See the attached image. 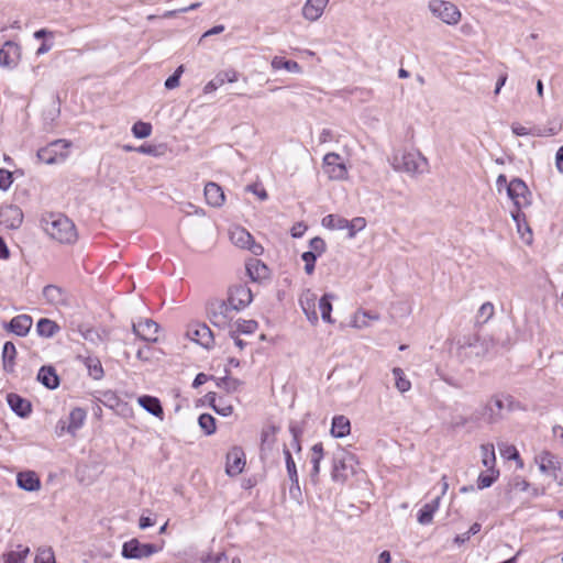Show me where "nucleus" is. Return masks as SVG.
Returning <instances> with one entry per match:
<instances>
[{
    "mask_svg": "<svg viewBox=\"0 0 563 563\" xmlns=\"http://www.w3.org/2000/svg\"><path fill=\"white\" fill-rule=\"evenodd\" d=\"M41 227L51 239L59 243L73 244L77 241L75 224L62 213H44L41 218Z\"/></svg>",
    "mask_w": 563,
    "mask_h": 563,
    "instance_id": "obj_1",
    "label": "nucleus"
},
{
    "mask_svg": "<svg viewBox=\"0 0 563 563\" xmlns=\"http://www.w3.org/2000/svg\"><path fill=\"white\" fill-rule=\"evenodd\" d=\"M394 169L407 174H422L428 169V159L420 152H405L393 156Z\"/></svg>",
    "mask_w": 563,
    "mask_h": 563,
    "instance_id": "obj_2",
    "label": "nucleus"
},
{
    "mask_svg": "<svg viewBox=\"0 0 563 563\" xmlns=\"http://www.w3.org/2000/svg\"><path fill=\"white\" fill-rule=\"evenodd\" d=\"M428 10L433 18L440 20L449 26L457 25L462 20V12L451 1L446 0H430L428 2Z\"/></svg>",
    "mask_w": 563,
    "mask_h": 563,
    "instance_id": "obj_3",
    "label": "nucleus"
},
{
    "mask_svg": "<svg viewBox=\"0 0 563 563\" xmlns=\"http://www.w3.org/2000/svg\"><path fill=\"white\" fill-rule=\"evenodd\" d=\"M238 311L224 300H213L208 306L210 322L219 329H232V321Z\"/></svg>",
    "mask_w": 563,
    "mask_h": 563,
    "instance_id": "obj_4",
    "label": "nucleus"
},
{
    "mask_svg": "<svg viewBox=\"0 0 563 563\" xmlns=\"http://www.w3.org/2000/svg\"><path fill=\"white\" fill-rule=\"evenodd\" d=\"M515 400L511 396L497 395L492 397L482 408L483 419L488 423L496 422L504 410H512Z\"/></svg>",
    "mask_w": 563,
    "mask_h": 563,
    "instance_id": "obj_5",
    "label": "nucleus"
},
{
    "mask_svg": "<svg viewBox=\"0 0 563 563\" xmlns=\"http://www.w3.org/2000/svg\"><path fill=\"white\" fill-rule=\"evenodd\" d=\"M536 462L543 474L552 476L559 485H563V459L543 451L536 457Z\"/></svg>",
    "mask_w": 563,
    "mask_h": 563,
    "instance_id": "obj_6",
    "label": "nucleus"
},
{
    "mask_svg": "<svg viewBox=\"0 0 563 563\" xmlns=\"http://www.w3.org/2000/svg\"><path fill=\"white\" fill-rule=\"evenodd\" d=\"M69 143L65 140H56L47 146L37 151V157L41 162L52 165L63 163L68 156Z\"/></svg>",
    "mask_w": 563,
    "mask_h": 563,
    "instance_id": "obj_7",
    "label": "nucleus"
},
{
    "mask_svg": "<svg viewBox=\"0 0 563 563\" xmlns=\"http://www.w3.org/2000/svg\"><path fill=\"white\" fill-rule=\"evenodd\" d=\"M355 457L349 452L341 451L333 459L332 479L344 483L354 474Z\"/></svg>",
    "mask_w": 563,
    "mask_h": 563,
    "instance_id": "obj_8",
    "label": "nucleus"
},
{
    "mask_svg": "<svg viewBox=\"0 0 563 563\" xmlns=\"http://www.w3.org/2000/svg\"><path fill=\"white\" fill-rule=\"evenodd\" d=\"M159 550L161 548L153 543H142L133 538L123 543L121 554L124 559L142 560L152 556Z\"/></svg>",
    "mask_w": 563,
    "mask_h": 563,
    "instance_id": "obj_9",
    "label": "nucleus"
},
{
    "mask_svg": "<svg viewBox=\"0 0 563 563\" xmlns=\"http://www.w3.org/2000/svg\"><path fill=\"white\" fill-rule=\"evenodd\" d=\"M507 195L517 208L516 213L514 211L511 212L512 218L517 220L519 210L530 205V191L523 180L520 178H514L507 185Z\"/></svg>",
    "mask_w": 563,
    "mask_h": 563,
    "instance_id": "obj_10",
    "label": "nucleus"
},
{
    "mask_svg": "<svg viewBox=\"0 0 563 563\" xmlns=\"http://www.w3.org/2000/svg\"><path fill=\"white\" fill-rule=\"evenodd\" d=\"M231 242L243 250H249L253 255L260 256L263 254L264 249L261 244L256 243L249 231L242 227H234L230 229Z\"/></svg>",
    "mask_w": 563,
    "mask_h": 563,
    "instance_id": "obj_11",
    "label": "nucleus"
},
{
    "mask_svg": "<svg viewBox=\"0 0 563 563\" xmlns=\"http://www.w3.org/2000/svg\"><path fill=\"white\" fill-rule=\"evenodd\" d=\"M323 169L332 180H344L347 178V168L338 153L331 152L324 155Z\"/></svg>",
    "mask_w": 563,
    "mask_h": 563,
    "instance_id": "obj_12",
    "label": "nucleus"
},
{
    "mask_svg": "<svg viewBox=\"0 0 563 563\" xmlns=\"http://www.w3.org/2000/svg\"><path fill=\"white\" fill-rule=\"evenodd\" d=\"M253 300V294L246 285H234L229 290L228 302L236 311L246 308Z\"/></svg>",
    "mask_w": 563,
    "mask_h": 563,
    "instance_id": "obj_13",
    "label": "nucleus"
},
{
    "mask_svg": "<svg viewBox=\"0 0 563 563\" xmlns=\"http://www.w3.org/2000/svg\"><path fill=\"white\" fill-rule=\"evenodd\" d=\"M187 336L199 345L210 349L213 346L214 338L210 328L205 323H192L188 327Z\"/></svg>",
    "mask_w": 563,
    "mask_h": 563,
    "instance_id": "obj_14",
    "label": "nucleus"
},
{
    "mask_svg": "<svg viewBox=\"0 0 563 563\" xmlns=\"http://www.w3.org/2000/svg\"><path fill=\"white\" fill-rule=\"evenodd\" d=\"M299 303L309 322L316 325L319 321L317 313V295L312 290L306 289L299 297Z\"/></svg>",
    "mask_w": 563,
    "mask_h": 563,
    "instance_id": "obj_15",
    "label": "nucleus"
},
{
    "mask_svg": "<svg viewBox=\"0 0 563 563\" xmlns=\"http://www.w3.org/2000/svg\"><path fill=\"white\" fill-rule=\"evenodd\" d=\"M245 454L239 446L232 448L227 454L225 472L229 476H236L242 473L245 466Z\"/></svg>",
    "mask_w": 563,
    "mask_h": 563,
    "instance_id": "obj_16",
    "label": "nucleus"
},
{
    "mask_svg": "<svg viewBox=\"0 0 563 563\" xmlns=\"http://www.w3.org/2000/svg\"><path fill=\"white\" fill-rule=\"evenodd\" d=\"M158 330V324L151 319L140 320L137 323H133V332L146 342H157Z\"/></svg>",
    "mask_w": 563,
    "mask_h": 563,
    "instance_id": "obj_17",
    "label": "nucleus"
},
{
    "mask_svg": "<svg viewBox=\"0 0 563 563\" xmlns=\"http://www.w3.org/2000/svg\"><path fill=\"white\" fill-rule=\"evenodd\" d=\"M23 221V212L16 206H5L0 209V223L8 229H18Z\"/></svg>",
    "mask_w": 563,
    "mask_h": 563,
    "instance_id": "obj_18",
    "label": "nucleus"
},
{
    "mask_svg": "<svg viewBox=\"0 0 563 563\" xmlns=\"http://www.w3.org/2000/svg\"><path fill=\"white\" fill-rule=\"evenodd\" d=\"M43 297L47 303L55 307L69 305V296L67 291L57 285L45 286L43 288Z\"/></svg>",
    "mask_w": 563,
    "mask_h": 563,
    "instance_id": "obj_19",
    "label": "nucleus"
},
{
    "mask_svg": "<svg viewBox=\"0 0 563 563\" xmlns=\"http://www.w3.org/2000/svg\"><path fill=\"white\" fill-rule=\"evenodd\" d=\"M328 5V0H306L301 9V15L308 22L318 21Z\"/></svg>",
    "mask_w": 563,
    "mask_h": 563,
    "instance_id": "obj_20",
    "label": "nucleus"
},
{
    "mask_svg": "<svg viewBox=\"0 0 563 563\" xmlns=\"http://www.w3.org/2000/svg\"><path fill=\"white\" fill-rule=\"evenodd\" d=\"M239 79V73L234 69H225L219 71L213 79L206 84L203 87L205 93H211L225 82H235Z\"/></svg>",
    "mask_w": 563,
    "mask_h": 563,
    "instance_id": "obj_21",
    "label": "nucleus"
},
{
    "mask_svg": "<svg viewBox=\"0 0 563 563\" xmlns=\"http://www.w3.org/2000/svg\"><path fill=\"white\" fill-rule=\"evenodd\" d=\"M33 324L32 318L27 314H19L4 324V329L19 336H25Z\"/></svg>",
    "mask_w": 563,
    "mask_h": 563,
    "instance_id": "obj_22",
    "label": "nucleus"
},
{
    "mask_svg": "<svg viewBox=\"0 0 563 563\" xmlns=\"http://www.w3.org/2000/svg\"><path fill=\"white\" fill-rule=\"evenodd\" d=\"M19 57V46L8 41L0 48V66L2 67H14Z\"/></svg>",
    "mask_w": 563,
    "mask_h": 563,
    "instance_id": "obj_23",
    "label": "nucleus"
},
{
    "mask_svg": "<svg viewBox=\"0 0 563 563\" xmlns=\"http://www.w3.org/2000/svg\"><path fill=\"white\" fill-rule=\"evenodd\" d=\"M206 201L211 207H221L224 203L225 197L222 188L216 183H208L205 186Z\"/></svg>",
    "mask_w": 563,
    "mask_h": 563,
    "instance_id": "obj_24",
    "label": "nucleus"
},
{
    "mask_svg": "<svg viewBox=\"0 0 563 563\" xmlns=\"http://www.w3.org/2000/svg\"><path fill=\"white\" fill-rule=\"evenodd\" d=\"M283 453H284V456H285L287 474H288V477H289V479L291 482L290 494H294V490H297L298 493H300L299 479H298V473H297L296 463H295V461H294V459L291 456V453H290L289 449L286 445H284Z\"/></svg>",
    "mask_w": 563,
    "mask_h": 563,
    "instance_id": "obj_25",
    "label": "nucleus"
},
{
    "mask_svg": "<svg viewBox=\"0 0 563 563\" xmlns=\"http://www.w3.org/2000/svg\"><path fill=\"white\" fill-rule=\"evenodd\" d=\"M481 419H483L482 409L470 416L457 415L452 418L450 428L455 431L467 426L476 427Z\"/></svg>",
    "mask_w": 563,
    "mask_h": 563,
    "instance_id": "obj_26",
    "label": "nucleus"
},
{
    "mask_svg": "<svg viewBox=\"0 0 563 563\" xmlns=\"http://www.w3.org/2000/svg\"><path fill=\"white\" fill-rule=\"evenodd\" d=\"M246 272L253 282H258L268 277L267 266L257 258H252L246 263Z\"/></svg>",
    "mask_w": 563,
    "mask_h": 563,
    "instance_id": "obj_27",
    "label": "nucleus"
},
{
    "mask_svg": "<svg viewBox=\"0 0 563 563\" xmlns=\"http://www.w3.org/2000/svg\"><path fill=\"white\" fill-rule=\"evenodd\" d=\"M18 486L26 492H35L41 487V482L34 472H21L18 474Z\"/></svg>",
    "mask_w": 563,
    "mask_h": 563,
    "instance_id": "obj_28",
    "label": "nucleus"
},
{
    "mask_svg": "<svg viewBox=\"0 0 563 563\" xmlns=\"http://www.w3.org/2000/svg\"><path fill=\"white\" fill-rule=\"evenodd\" d=\"M324 457V449L322 443H316L311 448L310 452V463L312 464V470L310 473L311 479L317 483L318 476L320 474V463Z\"/></svg>",
    "mask_w": 563,
    "mask_h": 563,
    "instance_id": "obj_29",
    "label": "nucleus"
},
{
    "mask_svg": "<svg viewBox=\"0 0 563 563\" xmlns=\"http://www.w3.org/2000/svg\"><path fill=\"white\" fill-rule=\"evenodd\" d=\"M8 404L10 408L20 417H26L31 412V404L26 399L16 394L8 395Z\"/></svg>",
    "mask_w": 563,
    "mask_h": 563,
    "instance_id": "obj_30",
    "label": "nucleus"
},
{
    "mask_svg": "<svg viewBox=\"0 0 563 563\" xmlns=\"http://www.w3.org/2000/svg\"><path fill=\"white\" fill-rule=\"evenodd\" d=\"M137 402L147 412L163 420L164 411L161 401L156 397L142 396L137 399Z\"/></svg>",
    "mask_w": 563,
    "mask_h": 563,
    "instance_id": "obj_31",
    "label": "nucleus"
},
{
    "mask_svg": "<svg viewBox=\"0 0 563 563\" xmlns=\"http://www.w3.org/2000/svg\"><path fill=\"white\" fill-rule=\"evenodd\" d=\"M441 497L438 496L430 503L422 506L418 512V522L420 525H429L433 520L434 512L439 509Z\"/></svg>",
    "mask_w": 563,
    "mask_h": 563,
    "instance_id": "obj_32",
    "label": "nucleus"
},
{
    "mask_svg": "<svg viewBox=\"0 0 563 563\" xmlns=\"http://www.w3.org/2000/svg\"><path fill=\"white\" fill-rule=\"evenodd\" d=\"M37 379L49 389H55L59 385V378L52 366L41 367L37 374Z\"/></svg>",
    "mask_w": 563,
    "mask_h": 563,
    "instance_id": "obj_33",
    "label": "nucleus"
},
{
    "mask_svg": "<svg viewBox=\"0 0 563 563\" xmlns=\"http://www.w3.org/2000/svg\"><path fill=\"white\" fill-rule=\"evenodd\" d=\"M351 423L345 416H334L332 419L331 434L334 438H344L350 434Z\"/></svg>",
    "mask_w": 563,
    "mask_h": 563,
    "instance_id": "obj_34",
    "label": "nucleus"
},
{
    "mask_svg": "<svg viewBox=\"0 0 563 563\" xmlns=\"http://www.w3.org/2000/svg\"><path fill=\"white\" fill-rule=\"evenodd\" d=\"M16 349L15 345L8 341L2 349V364L7 373H12L15 366Z\"/></svg>",
    "mask_w": 563,
    "mask_h": 563,
    "instance_id": "obj_35",
    "label": "nucleus"
},
{
    "mask_svg": "<svg viewBox=\"0 0 563 563\" xmlns=\"http://www.w3.org/2000/svg\"><path fill=\"white\" fill-rule=\"evenodd\" d=\"M202 563H241V559L238 555H231L225 551L222 552H209L201 559Z\"/></svg>",
    "mask_w": 563,
    "mask_h": 563,
    "instance_id": "obj_36",
    "label": "nucleus"
},
{
    "mask_svg": "<svg viewBox=\"0 0 563 563\" xmlns=\"http://www.w3.org/2000/svg\"><path fill=\"white\" fill-rule=\"evenodd\" d=\"M86 411L81 408H74L68 417L67 432L75 434L79 430L86 420Z\"/></svg>",
    "mask_w": 563,
    "mask_h": 563,
    "instance_id": "obj_37",
    "label": "nucleus"
},
{
    "mask_svg": "<svg viewBox=\"0 0 563 563\" xmlns=\"http://www.w3.org/2000/svg\"><path fill=\"white\" fill-rule=\"evenodd\" d=\"M59 331L58 324L49 319H40L36 324V332L44 338H52Z\"/></svg>",
    "mask_w": 563,
    "mask_h": 563,
    "instance_id": "obj_38",
    "label": "nucleus"
},
{
    "mask_svg": "<svg viewBox=\"0 0 563 563\" xmlns=\"http://www.w3.org/2000/svg\"><path fill=\"white\" fill-rule=\"evenodd\" d=\"M482 453V463L487 468V471L496 470V455L495 448L492 443H486L481 445Z\"/></svg>",
    "mask_w": 563,
    "mask_h": 563,
    "instance_id": "obj_39",
    "label": "nucleus"
},
{
    "mask_svg": "<svg viewBox=\"0 0 563 563\" xmlns=\"http://www.w3.org/2000/svg\"><path fill=\"white\" fill-rule=\"evenodd\" d=\"M30 553V548L19 544L16 550L10 551L3 555L4 563H23Z\"/></svg>",
    "mask_w": 563,
    "mask_h": 563,
    "instance_id": "obj_40",
    "label": "nucleus"
},
{
    "mask_svg": "<svg viewBox=\"0 0 563 563\" xmlns=\"http://www.w3.org/2000/svg\"><path fill=\"white\" fill-rule=\"evenodd\" d=\"M334 298L333 295L325 294L323 295L318 303V308L321 313V318L324 322L333 323V320L331 318V311H332V303L331 300Z\"/></svg>",
    "mask_w": 563,
    "mask_h": 563,
    "instance_id": "obj_41",
    "label": "nucleus"
},
{
    "mask_svg": "<svg viewBox=\"0 0 563 563\" xmlns=\"http://www.w3.org/2000/svg\"><path fill=\"white\" fill-rule=\"evenodd\" d=\"M322 225L331 230H344L347 228V219L336 216L328 214L322 219Z\"/></svg>",
    "mask_w": 563,
    "mask_h": 563,
    "instance_id": "obj_42",
    "label": "nucleus"
},
{
    "mask_svg": "<svg viewBox=\"0 0 563 563\" xmlns=\"http://www.w3.org/2000/svg\"><path fill=\"white\" fill-rule=\"evenodd\" d=\"M499 477L498 470L487 471V473H481L477 478V488L484 489L490 487Z\"/></svg>",
    "mask_w": 563,
    "mask_h": 563,
    "instance_id": "obj_43",
    "label": "nucleus"
},
{
    "mask_svg": "<svg viewBox=\"0 0 563 563\" xmlns=\"http://www.w3.org/2000/svg\"><path fill=\"white\" fill-rule=\"evenodd\" d=\"M393 374L395 377V386L400 393H406L411 388V383L406 378L401 368L395 367Z\"/></svg>",
    "mask_w": 563,
    "mask_h": 563,
    "instance_id": "obj_44",
    "label": "nucleus"
},
{
    "mask_svg": "<svg viewBox=\"0 0 563 563\" xmlns=\"http://www.w3.org/2000/svg\"><path fill=\"white\" fill-rule=\"evenodd\" d=\"M198 423L201 430L207 434L211 435L216 432V419L209 413H202L198 418Z\"/></svg>",
    "mask_w": 563,
    "mask_h": 563,
    "instance_id": "obj_45",
    "label": "nucleus"
},
{
    "mask_svg": "<svg viewBox=\"0 0 563 563\" xmlns=\"http://www.w3.org/2000/svg\"><path fill=\"white\" fill-rule=\"evenodd\" d=\"M494 312H495L494 305L489 301L484 302L477 311L476 322L482 323V324L486 323L488 320H490L493 318Z\"/></svg>",
    "mask_w": 563,
    "mask_h": 563,
    "instance_id": "obj_46",
    "label": "nucleus"
},
{
    "mask_svg": "<svg viewBox=\"0 0 563 563\" xmlns=\"http://www.w3.org/2000/svg\"><path fill=\"white\" fill-rule=\"evenodd\" d=\"M272 67L274 69H286L288 71H291V73H298L300 71V66L297 62L295 60H286V59H283L280 57H274L273 60H272Z\"/></svg>",
    "mask_w": 563,
    "mask_h": 563,
    "instance_id": "obj_47",
    "label": "nucleus"
},
{
    "mask_svg": "<svg viewBox=\"0 0 563 563\" xmlns=\"http://www.w3.org/2000/svg\"><path fill=\"white\" fill-rule=\"evenodd\" d=\"M34 563H56L53 549L51 547H40Z\"/></svg>",
    "mask_w": 563,
    "mask_h": 563,
    "instance_id": "obj_48",
    "label": "nucleus"
},
{
    "mask_svg": "<svg viewBox=\"0 0 563 563\" xmlns=\"http://www.w3.org/2000/svg\"><path fill=\"white\" fill-rule=\"evenodd\" d=\"M276 431L277 429L275 427H269L262 433V452H266L273 448L276 441Z\"/></svg>",
    "mask_w": 563,
    "mask_h": 563,
    "instance_id": "obj_49",
    "label": "nucleus"
},
{
    "mask_svg": "<svg viewBox=\"0 0 563 563\" xmlns=\"http://www.w3.org/2000/svg\"><path fill=\"white\" fill-rule=\"evenodd\" d=\"M217 385L227 390L228 393H234V391H238L241 386L243 385V383L238 379V378H233V377H222L218 380Z\"/></svg>",
    "mask_w": 563,
    "mask_h": 563,
    "instance_id": "obj_50",
    "label": "nucleus"
},
{
    "mask_svg": "<svg viewBox=\"0 0 563 563\" xmlns=\"http://www.w3.org/2000/svg\"><path fill=\"white\" fill-rule=\"evenodd\" d=\"M371 323L368 321V311L357 310L351 319V327L355 329H364L369 327Z\"/></svg>",
    "mask_w": 563,
    "mask_h": 563,
    "instance_id": "obj_51",
    "label": "nucleus"
},
{
    "mask_svg": "<svg viewBox=\"0 0 563 563\" xmlns=\"http://www.w3.org/2000/svg\"><path fill=\"white\" fill-rule=\"evenodd\" d=\"M235 328V332L251 334L254 333L257 329V322L254 320H242L239 319L232 324V328Z\"/></svg>",
    "mask_w": 563,
    "mask_h": 563,
    "instance_id": "obj_52",
    "label": "nucleus"
},
{
    "mask_svg": "<svg viewBox=\"0 0 563 563\" xmlns=\"http://www.w3.org/2000/svg\"><path fill=\"white\" fill-rule=\"evenodd\" d=\"M132 133L136 139L148 137L152 133V125L147 122L137 121L132 126Z\"/></svg>",
    "mask_w": 563,
    "mask_h": 563,
    "instance_id": "obj_53",
    "label": "nucleus"
},
{
    "mask_svg": "<svg viewBox=\"0 0 563 563\" xmlns=\"http://www.w3.org/2000/svg\"><path fill=\"white\" fill-rule=\"evenodd\" d=\"M86 365H87L89 375L93 379H100L102 377L103 369H102L101 363L98 358L88 357L86 361Z\"/></svg>",
    "mask_w": 563,
    "mask_h": 563,
    "instance_id": "obj_54",
    "label": "nucleus"
},
{
    "mask_svg": "<svg viewBox=\"0 0 563 563\" xmlns=\"http://www.w3.org/2000/svg\"><path fill=\"white\" fill-rule=\"evenodd\" d=\"M347 224L349 225L345 229L349 231V238L352 239L355 236L356 232L362 231L365 228L366 221L364 218L358 217L351 221L347 220Z\"/></svg>",
    "mask_w": 563,
    "mask_h": 563,
    "instance_id": "obj_55",
    "label": "nucleus"
},
{
    "mask_svg": "<svg viewBox=\"0 0 563 563\" xmlns=\"http://www.w3.org/2000/svg\"><path fill=\"white\" fill-rule=\"evenodd\" d=\"M309 252L316 253L314 255H317L318 257L321 256L327 250L324 240L319 236L311 239L309 242Z\"/></svg>",
    "mask_w": 563,
    "mask_h": 563,
    "instance_id": "obj_56",
    "label": "nucleus"
},
{
    "mask_svg": "<svg viewBox=\"0 0 563 563\" xmlns=\"http://www.w3.org/2000/svg\"><path fill=\"white\" fill-rule=\"evenodd\" d=\"M314 254L316 253H311L308 251L302 253L301 255V258L305 262V272L307 275H312L314 272V264L318 258V256Z\"/></svg>",
    "mask_w": 563,
    "mask_h": 563,
    "instance_id": "obj_57",
    "label": "nucleus"
},
{
    "mask_svg": "<svg viewBox=\"0 0 563 563\" xmlns=\"http://www.w3.org/2000/svg\"><path fill=\"white\" fill-rule=\"evenodd\" d=\"M183 73H184V66L180 65L179 67H177L175 73L166 79L165 88L166 89L177 88L179 86V79H180V76L183 75Z\"/></svg>",
    "mask_w": 563,
    "mask_h": 563,
    "instance_id": "obj_58",
    "label": "nucleus"
},
{
    "mask_svg": "<svg viewBox=\"0 0 563 563\" xmlns=\"http://www.w3.org/2000/svg\"><path fill=\"white\" fill-rule=\"evenodd\" d=\"M245 190L256 195L262 201L268 198L267 191L258 184L247 185Z\"/></svg>",
    "mask_w": 563,
    "mask_h": 563,
    "instance_id": "obj_59",
    "label": "nucleus"
},
{
    "mask_svg": "<svg viewBox=\"0 0 563 563\" xmlns=\"http://www.w3.org/2000/svg\"><path fill=\"white\" fill-rule=\"evenodd\" d=\"M212 408L213 410L223 416V417H227V416H230L233 411V407L231 405H228V404H216L214 399H212Z\"/></svg>",
    "mask_w": 563,
    "mask_h": 563,
    "instance_id": "obj_60",
    "label": "nucleus"
},
{
    "mask_svg": "<svg viewBox=\"0 0 563 563\" xmlns=\"http://www.w3.org/2000/svg\"><path fill=\"white\" fill-rule=\"evenodd\" d=\"M13 181L12 174L7 169H0V189L7 190Z\"/></svg>",
    "mask_w": 563,
    "mask_h": 563,
    "instance_id": "obj_61",
    "label": "nucleus"
},
{
    "mask_svg": "<svg viewBox=\"0 0 563 563\" xmlns=\"http://www.w3.org/2000/svg\"><path fill=\"white\" fill-rule=\"evenodd\" d=\"M136 152L152 156L158 155L157 147L155 145L143 144L136 148Z\"/></svg>",
    "mask_w": 563,
    "mask_h": 563,
    "instance_id": "obj_62",
    "label": "nucleus"
},
{
    "mask_svg": "<svg viewBox=\"0 0 563 563\" xmlns=\"http://www.w3.org/2000/svg\"><path fill=\"white\" fill-rule=\"evenodd\" d=\"M306 230H307V225L303 224L302 222H298V223L294 224L291 230H290L291 236L292 238H300V236L303 235Z\"/></svg>",
    "mask_w": 563,
    "mask_h": 563,
    "instance_id": "obj_63",
    "label": "nucleus"
},
{
    "mask_svg": "<svg viewBox=\"0 0 563 563\" xmlns=\"http://www.w3.org/2000/svg\"><path fill=\"white\" fill-rule=\"evenodd\" d=\"M555 167L559 173L563 174V145L559 147L555 154Z\"/></svg>",
    "mask_w": 563,
    "mask_h": 563,
    "instance_id": "obj_64",
    "label": "nucleus"
}]
</instances>
